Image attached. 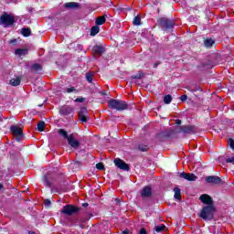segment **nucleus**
Here are the masks:
<instances>
[{
  "label": "nucleus",
  "instance_id": "nucleus-4",
  "mask_svg": "<svg viewBox=\"0 0 234 234\" xmlns=\"http://www.w3.org/2000/svg\"><path fill=\"white\" fill-rule=\"evenodd\" d=\"M157 27L165 32L175 28V19H169L165 16L157 19Z\"/></svg>",
  "mask_w": 234,
  "mask_h": 234
},
{
  "label": "nucleus",
  "instance_id": "nucleus-45",
  "mask_svg": "<svg viewBox=\"0 0 234 234\" xmlns=\"http://www.w3.org/2000/svg\"><path fill=\"white\" fill-rule=\"evenodd\" d=\"M179 100H181L182 101H187V95H182L181 97H179Z\"/></svg>",
  "mask_w": 234,
  "mask_h": 234
},
{
  "label": "nucleus",
  "instance_id": "nucleus-20",
  "mask_svg": "<svg viewBox=\"0 0 234 234\" xmlns=\"http://www.w3.org/2000/svg\"><path fill=\"white\" fill-rule=\"evenodd\" d=\"M204 45L206 48H213V45H215V39L211 37H207L204 40Z\"/></svg>",
  "mask_w": 234,
  "mask_h": 234
},
{
  "label": "nucleus",
  "instance_id": "nucleus-32",
  "mask_svg": "<svg viewBox=\"0 0 234 234\" xmlns=\"http://www.w3.org/2000/svg\"><path fill=\"white\" fill-rule=\"evenodd\" d=\"M100 34V27L98 26H93L90 30V36H96Z\"/></svg>",
  "mask_w": 234,
  "mask_h": 234
},
{
  "label": "nucleus",
  "instance_id": "nucleus-42",
  "mask_svg": "<svg viewBox=\"0 0 234 234\" xmlns=\"http://www.w3.org/2000/svg\"><path fill=\"white\" fill-rule=\"evenodd\" d=\"M74 167H81V162L76 161L73 163Z\"/></svg>",
  "mask_w": 234,
  "mask_h": 234
},
{
  "label": "nucleus",
  "instance_id": "nucleus-29",
  "mask_svg": "<svg viewBox=\"0 0 234 234\" xmlns=\"http://www.w3.org/2000/svg\"><path fill=\"white\" fill-rule=\"evenodd\" d=\"M144 76H145V73H144L143 71H138L137 74L133 75L131 77V80H142V78H144Z\"/></svg>",
  "mask_w": 234,
  "mask_h": 234
},
{
  "label": "nucleus",
  "instance_id": "nucleus-12",
  "mask_svg": "<svg viewBox=\"0 0 234 234\" xmlns=\"http://www.w3.org/2000/svg\"><path fill=\"white\" fill-rule=\"evenodd\" d=\"M79 120L82 123H87L89 122V112L85 107H82L79 112Z\"/></svg>",
  "mask_w": 234,
  "mask_h": 234
},
{
  "label": "nucleus",
  "instance_id": "nucleus-50",
  "mask_svg": "<svg viewBox=\"0 0 234 234\" xmlns=\"http://www.w3.org/2000/svg\"><path fill=\"white\" fill-rule=\"evenodd\" d=\"M176 125H181V124H182V120L177 119V120L176 121Z\"/></svg>",
  "mask_w": 234,
  "mask_h": 234
},
{
  "label": "nucleus",
  "instance_id": "nucleus-33",
  "mask_svg": "<svg viewBox=\"0 0 234 234\" xmlns=\"http://www.w3.org/2000/svg\"><path fill=\"white\" fill-rule=\"evenodd\" d=\"M171 101H173V97L170 94H167L164 97V103H165V105H169Z\"/></svg>",
  "mask_w": 234,
  "mask_h": 234
},
{
  "label": "nucleus",
  "instance_id": "nucleus-39",
  "mask_svg": "<svg viewBox=\"0 0 234 234\" xmlns=\"http://www.w3.org/2000/svg\"><path fill=\"white\" fill-rule=\"evenodd\" d=\"M123 10L131 11V7L125 8V7H118L117 12H123Z\"/></svg>",
  "mask_w": 234,
  "mask_h": 234
},
{
  "label": "nucleus",
  "instance_id": "nucleus-16",
  "mask_svg": "<svg viewBox=\"0 0 234 234\" xmlns=\"http://www.w3.org/2000/svg\"><path fill=\"white\" fill-rule=\"evenodd\" d=\"M141 197L143 198H151V197H153V188H151V186H146L143 188Z\"/></svg>",
  "mask_w": 234,
  "mask_h": 234
},
{
  "label": "nucleus",
  "instance_id": "nucleus-19",
  "mask_svg": "<svg viewBox=\"0 0 234 234\" xmlns=\"http://www.w3.org/2000/svg\"><path fill=\"white\" fill-rule=\"evenodd\" d=\"M64 8H68L69 10L80 8V4L78 2H68L64 5Z\"/></svg>",
  "mask_w": 234,
  "mask_h": 234
},
{
  "label": "nucleus",
  "instance_id": "nucleus-1",
  "mask_svg": "<svg viewBox=\"0 0 234 234\" xmlns=\"http://www.w3.org/2000/svg\"><path fill=\"white\" fill-rule=\"evenodd\" d=\"M108 108L112 109V111L122 112V111H127L129 109V103L125 101L112 99L108 101Z\"/></svg>",
  "mask_w": 234,
  "mask_h": 234
},
{
  "label": "nucleus",
  "instance_id": "nucleus-37",
  "mask_svg": "<svg viewBox=\"0 0 234 234\" xmlns=\"http://www.w3.org/2000/svg\"><path fill=\"white\" fill-rule=\"evenodd\" d=\"M228 144H229L230 149H232L234 151V139L233 138H229Z\"/></svg>",
  "mask_w": 234,
  "mask_h": 234
},
{
  "label": "nucleus",
  "instance_id": "nucleus-49",
  "mask_svg": "<svg viewBox=\"0 0 234 234\" xmlns=\"http://www.w3.org/2000/svg\"><path fill=\"white\" fill-rule=\"evenodd\" d=\"M99 94H101V96H107V91H99Z\"/></svg>",
  "mask_w": 234,
  "mask_h": 234
},
{
  "label": "nucleus",
  "instance_id": "nucleus-52",
  "mask_svg": "<svg viewBox=\"0 0 234 234\" xmlns=\"http://www.w3.org/2000/svg\"><path fill=\"white\" fill-rule=\"evenodd\" d=\"M3 189H5V186L0 183V191H3Z\"/></svg>",
  "mask_w": 234,
  "mask_h": 234
},
{
  "label": "nucleus",
  "instance_id": "nucleus-54",
  "mask_svg": "<svg viewBox=\"0 0 234 234\" xmlns=\"http://www.w3.org/2000/svg\"><path fill=\"white\" fill-rule=\"evenodd\" d=\"M115 200H117V202H120V199H118V198H117V199H115Z\"/></svg>",
  "mask_w": 234,
  "mask_h": 234
},
{
  "label": "nucleus",
  "instance_id": "nucleus-36",
  "mask_svg": "<svg viewBox=\"0 0 234 234\" xmlns=\"http://www.w3.org/2000/svg\"><path fill=\"white\" fill-rule=\"evenodd\" d=\"M96 169L99 171H105V165H103V163H98L96 165Z\"/></svg>",
  "mask_w": 234,
  "mask_h": 234
},
{
  "label": "nucleus",
  "instance_id": "nucleus-18",
  "mask_svg": "<svg viewBox=\"0 0 234 234\" xmlns=\"http://www.w3.org/2000/svg\"><path fill=\"white\" fill-rule=\"evenodd\" d=\"M31 72H34L35 74H41L43 72V66L38 63H35L31 66Z\"/></svg>",
  "mask_w": 234,
  "mask_h": 234
},
{
  "label": "nucleus",
  "instance_id": "nucleus-48",
  "mask_svg": "<svg viewBox=\"0 0 234 234\" xmlns=\"http://www.w3.org/2000/svg\"><path fill=\"white\" fill-rule=\"evenodd\" d=\"M162 62L161 61H157L155 63H154V69H158V65H161Z\"/></svg>",
  "mask_w": 234,
  "mask_h": 234
},
{
  "label": "nucleus",
  "instance_id": "nucleus-7",
  "mask_svg": "<svg viewBox=\"0 0 234 234\" xmlns=\"http://www.w3.org/2000/svg\"><path fill=\"white\" fill-rule=\"evenodd\" d=\"M11 134L16 137V142H21L25 137V133H23V128L17 125H12L10 127Z\"/></svg>",
  "mask_w": 234,
  "mask_h": 234
},
{
  "label": "nucleus",
  "instance_id": "nucleus-23",
  "mask_svg": "<svg viewBox=\"0 0 234 234\" xmlns=\"http://www.w3.org/2000/svg\"><path fill=\"white\" fill-rule=\"evenodd\" d=\"M15 54H16V56H19V58H21V56H27V54H28V49L27 48H17L15 50Z\"/></svg>",
  "mask_w": 234,
  "mask_h": 234
},
{
  "label": "nucleus",
  "instance_id": "nucleus-46",
  "mask_svg": "<svg viewBox=\"0 0 234 234\" xmlns=\"http://www.w3.org/2000/svg\"><path fill=\"white\" fill-rule=\"evenodd\" d=\"M139 234H148V233H147V230H146L144 228H142V229L139 230Z\"/></svg>",
  "mask_w": 234,
  "mask_h": 234
},
{
  "label": "nucleus",
  "instance_id": "nucleus-11",
  "mask_svg": "<svg viewBox=\"0 0 234 234\" xmlns=\"http://www.w3.org/2000/svg\"><path fill=\"white\" fill-rule=\"evenodd\" d=\"M113 162L118 169H122V171H131V166H129L123 160L115 158Z\"/></svg>",
  "mask_w": 234,
  "mask_h": 234
},
{
  "label": "nucleus",
  "instance_id": "nucleus-22",
  "mask_svg": "<svg viewBox=\"0 0 234 234\" xmlns=\"http://www.w3.org/2000/svg\"><path fill=\"white\" fill-rule=\"evenodd\" d=\"M105 21H107V15H103L102 16H99L95 20V25L97 27H101V25L105 24Z\"/></svg>",
  "mask_w": 234,
  "mask_h": 234
},
{
  "label": "nucleus",
  "instance_id": "nucleus-10",
  "mask_svg": "<svg viewBox=\"0 0 234 234\" xmlns=\"http://www.w3.org/2000/svg\"><path fill=\"white\" fill-rule=\"evenodd\" d=\"M205 182L207 184H213L214 186L223 185L224 181H222V178L217 176H208L205 177Z\"/></svg>",
  "mask_w": 234,
  "mask_h": 234
},
{
  "label": "nucleus",
  "instance_id": "nucleus-34",
  "mask_svg": "<svg viewBox=\"0 0 234 234\" xmlns=\"http://www.w3.org/2000/svg\"><path fill=\"white\" fill-rule=\"evenodd\" d=\"M64 92H67L68 94H71V92H74L75 94H77L79 90L76 89V87H70V88L65 89Z\"/></svg>",
  "mask_w": 234,
  "mask_h": 234
},
{
  "label": "nucleus",
  "instance_id": "nucleus-31",
  "mask_svg": "<svg viewBox=\"0 0 234 234\" xmlns=\"http://www.w3.org/2000/svg\"><path fill=\"white\" fill-rule=\"evenodd\" d=\"M165 228H166L165 225L161 224V225L155 226L154 229L156 233H162L163 231H165Z\"/></svg>",
  "mask_w": 234,
  "mask_h": 234
},
{
  "label": "nucleus",
  "instance_id": "nucleus-13",
  "mask_svg": "<svg viewBox=\"0 0 234 234\" xmlns=\"http://www.w3.org/2000/svg\"><path fill=\"white\" fill-rule=\"evenodd\" d=\"M199 200L202 202V204H205L206 206H215L213 202V197L207 194H202L199 197Z\"/></svg>",
  "mask_w": 234,
  "mask_h": 234
},
{
  "label": "nucleus",
  "instance_id": "nucleus-35",
  "mask_svg": "<svg viewBox=\"0 0 234 234\" xmlns=\"http://www.w3.org/2000/svg\"><path fill=\"white\" fill-rule=\"evenodd\" d=\"M43 182L47 187H51L52 183L48 180V176L47 175L43 176Z\"/></svg>",
  "mask_w": 234,
  "mask_h": 234
},
{
  "label": "nucleus",
  "instance_id": "nucleus-51",
  "mask_svg": "<svg viewBox=\"0 0 234 234\" xmlns=\"http://www.w3.org/2000/svg\"><path fill=\"white\" fill-rule=\"evenodd\" d=\"M82 207H89V203H83Z\"/></svg>",
  "mask_w": 234,
  "mask_h": 234
},
{
  "label": "nucleus",
  "instance_id": "nucleus-21",
  "mask_svg": "<svg viewBox=\"0 0 234 234\" xmlns=\"http://www.w3.org/2000/svg\"><path fill=\"white\" fill-rule=\"evenodd\" d=\"M21 77L12 78L9 80V83L12 87H18V85H21Z\"/></svg>",
  "mask_w": 234,
  "mask_h": 234
},
{
  "label": "nucleus",
  "instance_id": "nucleus-6",
  "mask_svg": "<svg viewBox=\"0 0 234 234\" xmlns=\"http://www.w3.org/2000/svg\"><path fill=\"white\" fill-rule=\"evenodd\" d=\"M80 209L81 208H80L79 207L69 204L62 207L60 213H62L63 215H67V217H72V215H77V213H80Z\"/></svg>",
  "mask_w": 234,
  "mask_h": 234
},
{
  "label": "nucleus",
  "instance_id": "nucleus-17",
  "mask_svg": "<svg viewBox=\"0 0 234 234\" xmlns=\"http://www.w3.org/2000/svg\"><path fill=\"white\" fill-rule=\"evenodd\" d=\"M92 52L96 56H101L102 54H105V48L101 45H95L92 48Z\"/></svg>",
  "mask_w": 234,
  "mask_h": 234
},
{
  "label": "nucleus",
  "instance_id": "nucleus-28",
  "mask_svg": "<svg viewBox=\"0 0 234 234\" xmlns=\"http://www.w3.org/2000/svg\"><path fill=\"white\" fill-rule=\"evenodd\" d=\"M133 25L140 27V25H142V17H140V16H136L133 20Z\"/></svg>",
  "mask_w": 234,
  "mask_h": 234
},
{
  "label": "nucleus",
  "instance_id": "nucleus-2",
  "mask_svg": "<svg viewBox=\"0 0 234 234\" xmlns=\"http://www.w3.org/2000/svg\"><path fill=\"white\" fill-rule=\"evenodd\" d=\"M58 133L59 136L64 138V140H68V144L70 145V147L73 149H78V147H80V141L76 140V138H74V133H70L69 135V133L65 131V129H59Z\"/></svg>",
  "mask_w": 234,
  "mask_h": 234
},
{
  "label": "nucleus",
  "instance_id": "nucleus-44",
  "mask_svg": "<svg viewBox=\"0 0 234 234\" xmlns=\"http://www.w3.org/2000/svg\"><path fill=\"white\" fill-rule=\"evenodd\" d=\"M9 43H10L11 45L16 46V45H17V39H16V38L11 39V40L9 41Z\"/></svg>",
  "mask_w": 234,
  "mask_h": 234
},
{
  "label": "nucleus",
  "instance_id": "nucleus-8",
  "mask_svg": "<svg viewBox=\"0 0 234 234\" xmlns=\"http://www.w3.org/2000/svg\"><path fill=\"white\" fill-rule=\"evenodd\" d=\"M176 134H178L177 128H176V129L170 128L169 130L163 131V132L159 133L158 136L160 138H165V139L171 140V139L175 138L176 136Z\"/></svg>",
  "mask_w": 234,
  "mask_h": 234
},
{
  "label": "nucleus",
  "instance_id": "nucleus-43",
  "mask_svg": "<svg viewBox=\"0 0 234 234\" xmlns=\"http://www.w3.org/2000/svg\"><path fill=\"white\" fill-rule=\"evenodd\" d=\"M226 162H227V164H233V162H234V156H233V157H230V158H227V159H226Z\"/></svg>",
  "mask_w": 234,
  "mask_h": 234
},
{
  "label": "nucleus",
  "instance_id": "nucleus-30",
  "mask_svg": "<svg viewBox=\"0 0 234 234\" xmlns=\"http://www.w3.org/2000/svg\"><path fill=\"white\" fill-rule=\"evenodd\" d=\"M37 131L39 133H43V131H45V127H46V124H45V122L44 121H40L38 123H37Z\"/></svg>",
  "mask_w": 234,
  "mask_h": 234
},
{
  "label": "nucleus",
  "instance_id": "nucleus-53",
  "mask_svg": "<svg viewBox=\"0 0 234 234\" xmlns=\"http://www.w3.org/2000/svg\"><path fill=\"white\" fill-rule=\"evenodd\" d=\"M202 67H207V64L202 63Z\"/></svg>",
  "mask_w": 234,
  "mask_h": 234
},
{
  "label": "nucleus",
  "instance_id": "nucleus-14",
  "mask_svg": "<svg viewBox=\"0 0 234 234\" xmlns=\"http://www.w3.org/2000/svg\"><path fill=\"white\" fill-rule=\"evenodd\" d=\"M180 178H184L185 180H187V182H197L198 177L193 174V173H180Z\"/></svg>",
  "mask_w": 234,
  "mask_h": 234
},
{
  "label": "nucleus",
  "instance_id": "nucleus-26",
  "mask_svg": "<svg viewBox=\"0 0 234 234\" xmlns=\"http://www.w3.org/2000/svg\"><path fill=\"white\" fill-rule=\"evenodd\" d=\"M31 34H32V31L30 30V28L28 27L22 28V36H24V37H29Z\"/></svg>",
  "mask_w": 234,
  "mask_h": 234
},
{
  "label": "nucleus",
  "instance_id": "nucleus-5",
  "mask_svg": "<svg viewBox=\"0 0 234 234\" xmlns=\"http://www.w3.org/2000/svg\"><path fill=\"white\" fill-rule=\"evenodd\" d=\"M0 25L4 27V28L14 27V25H16V17L8 13H4L0 16Z\"/></svg>",
  "mask_w": 234,
  "mask_h": 234
},
{
  "label": "nucleus",
  "instance_id": "nucleus-40",
  "mask_svg": "<svg viewBox=\"0 0 234 234\" xmlns=\"http://www.w3.org/2000/svg\"><path fill=\"white\" fill-rule=\"evenodd\" d=\"M44 204H45L46 207H49V206H50V204H51L50 199H45V200H44Z\"/></svg>",
  "mask_w": 234,
  "mask_h": 234
},
{
  "label": "nucleus",
  "instance_id": "nucleus-25",
  "mask_svg": "<svg viewBox=\"0 0 234 234\" xmlns=\"http://www.w3.org/2000/svg\"><path fill=\"white\" fill-rule=\"evenodd\" d=\"M137 149L138 151H141V153H147V151H149V145L140 144L137 145Z\"/></svg>",
  "mask_w": 234,
  "mask_h": 234
},
{
  "label": "nucleus",
  "instance_id": "nucleus-24",
  "mask_svg": "<svg viewBox=\"0 0 234 234\" xmlns=\"http://www.w3.org/2000/svg\"><path fill=\"white\" fill-rule=\"evenodd\" d=\"M174 192H175V199L176 200H182V190L178 187H175L174 188Z\"/></svg>",
  "mask_w": 234,
  "mask_h": 234
},
{
  "label": "nucleus",
  "instance_id": "nucleus-3",
  "mask_svg": "<svg viewBox=\"0 0 234 234\" xmlns=\"http://www.w3.org/2000/svg\"><path fill=\"white\" fill-rule=\"evenodd\" d=\"M215 213H217L215 206H205L202 207L199 217L203 220L211 221L215 218Z\"/></svg>",
  "mask_w": 234,
  "mask_h": 234
},
{
  "label": "nucleus",
  "instance_id": "nucleus-47",
  "mask_svg": "<svg viewBox=\"0 0 234 234\" xmlns=\"http://www.w3.org/2000/svg\"><path fill=\"white\" fill-rule=\"evenodd\" d=\"M121 234H133V232H131V230H129V229H124V230H122V232H121Z\"/></svg>",
  "mask_w": 234,
  "mask_h": 234
},
{
  "label": "nucleus",
  "instance_id": "nucleus-41",
  "mask_svg": "<svg viewBox=\"0 0 234 234\" xmlns=\"http://www.w3.org/2000/svg\"><path fill=\"white\" fill-rule=\"evenodd\" d=\"M190 92H197V90H199L200 92H202V88L200 87H197L196 89H192V90H189Z\"/></svg>",
  "mask_w": 234,
  "mask_h": 234
},
{
  "label": "nucleus",
  "instance_id": "nucleus-15",
  "mask_svg": "<svg viewBox=\"0 0 234 234\" xmlns=\"http://www.w3.org/2000/svg\"><path fill=\"white\" fill-rule=\"evenodd\" d=\"M71 112H74V107L69 105L62 106L59 111L60 116H69Z\"/></svg>",
  "mask_w": 234,
  "mask_h": 234
},
{
  "label": "nucleus",
  "instance_id": "nucleus-27",
  "mask_svg": "<svg viewBox=\"0 0 234 234\" xmlns=\"http://www.w3.org/2000/svg\"><path fill=\"white\" fill-rule=\"evenodd\" d=\"M85 78L88 83H92V78H94V71L87 72Z\"/></svg>",
  "mask_w": 234,
  "mask_h": 234
},
{
  "label": "nucleus",
  "instance_id": "nucleus-38",
  "mask_svg": "<svg viewBox=\"0 0 234 234\" xmlns=\"http://www.w3.org/2000/svg\"><path fill=\"white\" fill-rule=\"evenodd\" d=\"M75 101H76L77 103H83V101H85V98H83V97L77 98V99L75 100Z\"/></svg>",
  "mask_w": 234,
  "mask_h": 234
},
{
  "label": "nucleus",
  "instance_id": "nucleus-9",
  "mask_svg": "<svg viewBox=\"0 0 234 234\" xmlns=\"http://www.w3.org/2000/svg\"><path fill=\"white\" fill-rule=\"evenodd\" d=\"M195 125H182L177 128V134L183 133V134H195L196 131Z\"/></svg>",
  "mask_w": 234,
  "mask_h": 234
}]
</instances>
